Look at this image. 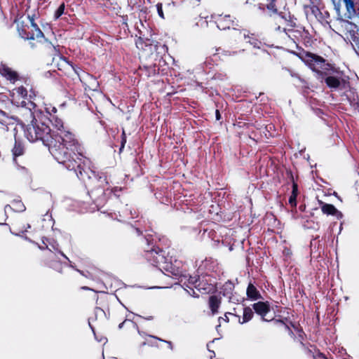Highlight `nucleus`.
Returning <instances> with one entry per match:
<instances>
[{"label":"nucleus","mask_w":359,"mask_h":359,"mask_svg":"<svg viewBox=\"0 0 359 359\" xmlns=\"http://www.w3.org/2000/svg\"><path fill=\"white\" fill-rule=\"evenodd\" d=\"M44 118L45 113L41 111L34 115L25 129L27 139L31 142L41 141L59 163L73 170L85 184L94 203L103 201L105 191L109 189L107 176L89 168L90 160L83 156V147L73 133L62 130L54 135Z\"/></svg>","instance_id":"obj_1"},{"label":"nucleus","mask_w":359,"mask_h":359,"mask_svg":"<svg viewBox=\"0 0 359 359\" xmlns=\"http://www.w3.org/2000/svg\"><path fill=\"white\" fill-rule=\"evenodd\" d=\"M34 15H28L25 19L23 16H21L15 21L17 24L19 35L22 39L29 40L32 48L36 47V43H39L43 46L50 53H57L56 47L46 39L43 33L34 22Z\"/></svg>","instance_id":"obj_2"},{"label":"nucleus","mask_w":359,"mask_h":359,"mask_svg":"<svg viewBox=\"0 0 359 359\" xmlns=\"http://www.w3.org/2000/svg\"><path fill=\"white\" fill-rule=\"evenodd\" d=\"M142 241L146 244V246L143 248V257L149 264L158 268L161 271L170 273L172 276H177L180 275L179 269L172 265L171 257L168 256L164 250L154 245L153 243H151L149 238H142Z\"/></svg>","instance_id":"obj_3"},{"label":"nucleus","mask_w":359,"mask_h":359,"mask_svg":"<svg viewBox=\"0 0 359 359\" xmlns=\"http://www.w3.org/2000/svg\"><path fill=\"white\" fill-rule=\"evenodd\" d=\"M294 53L320 79H323L327 74L340 73L338 68L327 62L325 58L318 55L306 51L303 48L299 49Z\"/></svg>","instance_id":"obj_4"},{"label":"nucleus","mask_w":359,"mask_h":359,"mask_svg":"<svg viewBox=\"0 0 359 359\" xmlns=\"http://www.w3.org/2000/svg\"><path fill=\"white\" fill-rule=\"evenodd\" d=\"M217 27L221 30L229 29L233 30V34H236V30L240 29L239 20L233 15L230 14H220L216 18Z\"/></svg>","instance_id":"obj_5"},{"label":"nucleus","mask_w":359,"mask_h":359,"mask_svg":"<svg viewBox=\"0 0 359 359\" xmlns=\"http://www.w3.org/2000/svg\"><path fill=\"white\" fill-rule=\"evenodd\" d=\"M196 288L202 294L213 293L216 290L214 278L208 274L198 276Z\"/></svg>","instance_id":"obj_6"},{"label":"nucleus","mask_w":359,"mask_h":359,"mask_svg":"<svg viewBox=\"0 0 359 359\" xmlns=\"http://www.w3.org/2000/svg\"><path fill=\"white\" fill-rule=\"evenodd\" d=\"M343 72L339 74H327L323 79L327 86L331 89H343L345 88L346 80L341 76Z\"/></svg>","instance_id":"obj_7"},{"label":"nucleus","mask_w":359,"mask_h":359,"mask_svg":"<svg viewBox=\"0 0 359 359\" xmlns=\"http://www.w3.org/2000/svg\"><path fill=\"white\" fill-rule=\"evenodd\" d=\"M30 227V224L25 217H18L12 222L10 229L13 233L21 235L27 232Z\"/></svg>","instance_id":"obj_8"},{"label":"nucleus","mask_w":359,"mask_h":359,"mask_svg":"<svg viewBox=\"0 0 359 359\" xmlns=\"http://www.w3.org/2000/svg\"><path fill=\"white\" fill-rule=\"evenodd\" d=\"M240 39H244L247 43H250L255 48H259L262 43L257 38L255 34L250 33L245 29H240L236 30V34Z\"/></svg>","instance_id":"obj_9"},{"label":"nucleus","mask_w":359,"mask_h":359,"mask_svg":"<svg viewBox=\"0 0 359 359\" xmlns=\"http://www.w3.org/2000/svg\"><path fill=\"white\" fill-rule=\"evenodd\" d=\"M235 285L233 282L228 280L225 282L223 285L220 287L219 294L222 296L227 297L229 302L238 303L241 299L234 297L233 292L234 290Z\"/></svg>","instance_id":"obj_10"},{"label":"nucleus","mask_w":359,"mask_h":359,"mask_svg":"<svg viewBox=\"0 0 359 359\" xmlns=\"http://www.w3.org/2000/svg\"><path fill=\"white\" fill-rule=\"evenodd\" d=\"M252 306L255 312L261 316L263 321L270 320L266 318L267 314L271 311V305L269 302H258L253 304Z\"/></svg>","instance_id":"obj_11"},{"label":"nucleus","mask_w":359,"mask_h":359,"mask_svg":"<svg viewBox=\"0 0 359 359\" xmlns=\"http://www.w3.org/2000/svg\"><path fill=\"white\" fill-rule=\"evenodd\" d=\"M45 120L48 123L50 122L52 125L57 129V132L55 133L54 135H59L62 130H66L63 126V121L62 118L57 116V114H53L50 113L47 109L45 112Z\"/></svg>","instance_id":"obj_12"},{"label":"nucleus","mask_w":359,"mask_h":359,"mask_svg":"<svg viewBox=\"0 0 359 359\" xmlns=\"http://www.w3.org/2000/svg\"><path fill=\"white\" fill-rule=\"evenodd\" d=\"M318 203L323 214L336 216L338 219H341L343 217L341 212L338 210L334 205L326 203L322 201H318Z\"/></svg>","instance_id":"obj_13"},{"label":"nucleus","mask_w":359,"mask_h":359,"mask_svg":"<svg viewBox=\"0 0 359 359\" xmlns=\"http://www.w3.org/2000/svg\"><path fill=\"white\" fill-rule=\"evenodd\" d=\"M259 7L266 9L271 16L279 13V8L277 0H260Z\"/></svg>","instance_id":"obj_14"},{"label":"nucleus","mask_w":359,"mask_h":359,"mask_svg":"<svg viewBox=\"0 0 359 359\" xmlns=\"http://www.w3.org/2000/svg\"><path fill=\"white\" fill-rule=\"evenodd\" d=\"M0 74L11 83H15L20 79L18 72L6 65L0 67Z\"/></svg>","instance_id":"obj_15"},{"label":"nucleus","mask_w":359,"mask_h":359,"mask_svg":"<svg viewBox=\"0 0 359 359\" xmlns=\"http://www.w3.org/2000/svg\"><path fill=\"white\" fill-rule=\"evenodd\" d=\"M208 303L212 315H215L219 312V309L222 304V297L215 294L210 295Z\"/></svg>","instance_id":"obj_16"},{"label":"nucleus","mask_w":359,"mask_h":359,"mask_svg":"<svg viewBox=\"0 0 359 359\" xmlns=\"http://www.w3.org/2000/svg\"><path fill=\"white\" fill-rule=\"evenodd\" d=\"M148 337L151 338L154 340L148 341H144V342H142L141 344V345H140L141 346H144L146 344H148V345H149L151 346L158 348L159 346H158V341H161V342H164L165 344H167V347H168V349H170V350H172L173 349V345H172V341H167V340L159 338V337H158L156 336H154V335H148Z\"/></svg>","instance_id":"obj_17"},{"label":"nucleus","mask_w":359,"mask_h":359,"mask_svg":"<svg viewBox=\"0 0 359 359\" xmlns=\"http://www.w3.org/2000/svg\"><path fill=\"white\" fill-rule=\"evenodd\" d=\"M276 15H278L282 19H283L286 22L287 25L289 27L287 29L288 32H291L294 28L297 27L296 20L297 18H294V15H291L290 13H285L281 11H279V13H277Z\"/></svg>","instance_id":"obj_18"},{"label":"nucleus","mask_w":359,"mask_h":359,"mask_svg":"<svg viewBox=\"0 0 359 359\" xmlns=\"http://www.w3.org/2000/svg\"><path fill=\"white\" fill-rule=\"evenodd\" d=\"M292 76L297 78L299 81L300 86L302 89V92L304 95H307L310 93V91L313 92L314 90L313 89L316 88L314 85L311 84L308 81H306L304 78H302L300 76L297 74L292 75Z\"/></svg>","instance_id":"obj_19"},{"label":"nucleus","mask_w":359,"mask_h":359,"mask_svg":"<svg viewBox=\"0 0 359 359\" xmlns=\"http://www.w3.org/2000/svg\"><path fill=\"white\" fill-rule=\"evenodd\" d=\"M246 294L248 298L252 301L262 299V296L261 295L259 291L252 283H250L248 285Z\"/></svg>","instance_id":"obj_20"},{"label":"nucleus","mask_w":359,"mask_h":359,"mask_svg":"<svg viewBox=\"0 0 359 359\" xmlns=\"http://www.w3.org/2000/svg\"><path fill=\"white\" fill-rule=\"evenodd\" d=\"M140 71L142 72V74L150 77L158 74L159 67L156 64L149 66L144 65L143 67H140Z\"/></svg>","instance_id":"obj_21"},{"label":"nucleus","mask_w":359,"mask_h":359,"mask_svg":"<svg viewBox=\"0 0 359 359\" xmlns=\"http://www.w3.org/2000/svg\"><path fill=\"white\" fill-rule=\"evenodd\" d=\"M236 317L238 318V322L241 324L248 323L250 320L252 319L254 316V312L252 309L249 306H245L243 308V318L242 320H241L240 316L235 315Z\"/></svg>","instance_id":"obj_22"},{"label":"nucleus","mask_w":359,"mask_h":359,"mask_svg":"<svg viewBox=\"0 0 359 359\" xmlns=\"http://www.w3.org/2000/svg\"><path fill=\"white\" fill-rule=\"evenodd\" d=\"M24 152H25V147H24L23 144L21 142L18 141L15 139L14 147L12 149V154L13 156L14 161L16 160L17 157L23 155Z\"/></svg>","instance_id":"obj_23"},{"label":"nucleus","mask_w":359,"mask_h":359,"mask_svg":"<svg viewBox=\"0 0 359 359\" xmlns=\"http://www.w3.org/2000/svg\"><path fill=\"white\" fill-rule=\"evenodd\" d=\"M290 324L292 326V327L296 331V333L297 334V338L299 341V344L301 346H304V341L305 340L306 335L305 332H304L303 329L299 327V325H297L295 323H292V321H290Z\"/></svg>","instance_id":"obj_24"},{"label":"nucleus","mask_w":359,"mask_h":359,"mask_svg":"<svg viewBox=\"0 0 359 359\" xmlns=\"http://www.w3.org/2000/svg\"><path fill=\"white\" fill-rule=\"evenodd\" d=\"M107 299L108 295L104 292L102 293L100 296L97 295L96 299V308L104 311L105 309L104 303L107 302Z\"/></svg>","instance_id":"obj_25"},{"label":"nucleus","mask_w":359,"mask_h":359,"mask_svg":"<svg viewBox=\"0 0 359 359\" xmlns=\"http://www.w3.org/2000/svg\"><path fill=\"white\" fill-rule=\"evenodd\" d=\"M305 351V353L308 355L311 356L313 358V355H315V353H317L318 351H320V350L314 345H311L309 344V345L306 344L304 343V346H301Z\"/></svg>","instance_id":"obj_26"},{"label":"nucleus","mask_w":359,"mask_h":359,"mask_svg":"<svg viewBox=\"0 0 359 359\" xmlns=\"http://www.w3.org/2000/svg\"><path fill=\"white\" fill-rule=\"evenodd\" d=\"M65 62H66L67 65L69 66L75 72V73L78 75V76L79 77V79L81 82H83V80H82V78L83 77V76H86L87 77H90V74L86 73L84 71H82L79 67H74L72 65L69 64L65 60Z\"/></svg>","instance_id":"obj_27"},{"label":"nucleus","mask_w":359,"mask_h":359,"mask_svg":"<svg viewBox=\"0 0 359 359\" xmlns=\"http://www.w3.org/2000/svg\"><path fill=\"white\" fill-rule=\"evenodd\" d=\"M345 4L346 11L350 15L355 14V4L353 0H343Z\"/></svg>","instance_id":"obj_28"},{"label":"nucleus","mask_w":359,"mask_h":359,"mask_svg":"<svg viewBox=\"0 0 359 359\" xmlns=\"http://www.w3.org/2000/svg\"><path fill=\"white\" fill-rule=\"evenodd\" d=\"M11 204L15 211L22 212L25 210V206L20 200H13Z\"/></svg>","instance_id":"obj_29"},{"label":"nucleus","mask_w":359,"mask_h":359,"mask_svg":"<svg viewBox=\"0 0 359 359\" xmlns=\"http://www.w3.org/2000/svg\"><path fill=\"white\" fill-rule=\"evenodd\" d=\"M275 322L277 324H280V325H284L285 329L287 331L289 335L292 338H295V335H294L292 330L291 329L292 326L290 325V323L289 324L286 323L283 320H275Z\"/></svg>","instance_id":"obj_30"},{"label":"nucleus","mask_w":359,"mask_h":359,"mask_svg":"<svg viewBox=\"0 0 359 359\" xmlns=\"http://www.w3.org/2000/svg\"><path fill=\"white\" fill-rule=\"evenodd\" d=\"M14 90H15L18 95L20 96L22 98H26L27 97V90L22 86L15 88Z\"/></svg>","instance_id":"obj_31"},{"label":"nucleus","mask_w":359,"mask_h":359,"mask_svg":"<svg viewBox=\"0 0 359 359\" xmlns=\"http://www.w3.org/2000/svg\"><path fill=\"white\" fill-rule=\"evenodd\" d=\"M65 8V4L63 2L59 6V7L57 8V10L55 11V12L54 13V17L55 19H58L59 18H60L62 16V15L64 13Z\"/></svg>","instance_id":"obj_32"},{"label":"nucleus","mask_w":359,"mask_h":359,"mask_svg":"<svg viewBox=\"0 0 359 359\" xmlns=\"http://www.w3.org/2000/svg\"><path fill=\"white\" fill-rule=\"evenodd\" d=\"M291 181L292 182V195H295L297 196L298 195V185L297 183L294 182V176L292 173V172H290L289 173Z\"/></svg>","instance_id":"obj_33"},{"label":"nucleus","mask_w":359,"mask_h":359,"mask_svg":"<svg viewBox=\"0 0 359 359\" xmlns=\"http://www.w3.org/2000/svg\"><path fill=\"white\" fill-rule=\"evenodd\" d=\"M304 8H309L312 14H313L315 16H317L318 13H320V9L317 4L316 5H307L305 6Z\"/></svg>","instance_id":"obj_34"},{"label":"nucleus","mask_w":359,"mask_h":359,"mask_svg":"<svg viewBox=\"0 0 359 359\" xmlns=\"http://www.w3.org/2000/svg\"><path fill=\"white\" fill-rule=\"evenodd\" d=\"M127 141L126 134L124 130H123L121 133V147L119 149L120 153L122 152L123 149L125 147L126 143Z\"/></svg>","instance_id":"obj_35"},{"label":"nucleus","mask_w":359,"mask_h":359,"mask_svg":"<svg viewBox=\"0 0 359 359\" xmlns=\"http://www.w3.org/2000/svg\"><path fill=\"white\" fill-rule=\"evenodd\" d=\"M188 283L196 288L198 284V276H190L188 279Z\"/></svg>","instance_id":"obj_36"},{"label":"nucleus","mask_w":359,"mask_h":359,"mask_svg":"<svg viewBox=\"0 0 359 359\" xmlns=\"http://www.w3.org/2000/svg\"><path fill=\"white\" fill-rule=\"evenodd\" d=\"M351 105L352 106V107L358 111L359 113V99L358 97H357V98H353L352 100H351Z\"/></svg>","instance_id":"obj_37"},{"label":"nucleus","mask_w":359,"mask_h":359,"mask_svg":"<svg viewBox=\"0 0 359 359\" xmlns=\"http://www.w3.org/2000/svg\"><path fill=\"white\" fill-rule=\"evenodd\" d=\"M128 231L131 233H134V234H136L137 236H140L142 234V231L138 229V228H135L133 226H129V229Z\"/></svg>","instance_id":"obj_38"},{"label":"nucleus","mask_w":359,"mask_h":359,"mask_svg":"<svg viewBox=\"0 0 359 359\" xmlns=\"http://www.w3.org/2000/svg\"><path fill=\"white\" fill-rule=\"evenodd\" d=\"M355 46L354 49L358 55H359V36H354L353 38Z\"/></svg>","instance_id":"obj_39"},{"label":"nucleus","mask_w":359,"mask_h":359,"mask_svg":"<svg viewBox=\"0 0 359 359\" xmlns=\"http://www.w3.org/2000/svg\"><path fill=\"white\" fill-rule=\"evenodd\" d=\"M229 315H233V316H235L236 314V313H233L232 312H226V313H225L224 318L223 317H219L218 318L219 322H220L221 320H223L224 322L229 323V316H228Z\"/></svg>","instance_id":"obj_40"},{"label":"nucleus","mask_w":359,"mask_h":359,"mask_svg":"<svg viewBox=\"0 0 359 359\" xmlns=\"http://www.w3.org/2000/svg\"><path fill=\"white\" fill-rule=\"evenodd\" d=\"M334 8L337 12H339L341 6V0H332Z\"/></svg>","instance_id":"obj_41"},{"label":"nucleus","mask_w":359,"mask_h":359,"mask_svg":"<svg viewBox=\"0 0 359 359\" xmlns=\"http://www.w3.org/2000/svg\"><path fill=\"white\" fill-rule=\"evenodd\" d=\"M297 196L295 195H292L290 196V198H289V203L292 205V206H296L297 205Z\"/></svg>","instance_id":"obj_42"},{"label":"nucleus","mask_w":359,"mask_h":359,"mask_svg":"<svg viewBox=\"0 0 359 359\" xmlns=\"http://www.w3.org/2000/svg\"><path fill=\"white\" fill-rule=\"evenodd\" d=\"M156 7H157V11H158V15L161 18H164V15H163V8H162V4H158L156 5Z\"/></svg>","instance_id":"obj_43"},{"label":"nucleus","mask_w":359,"mask_h":359,"mask_svg":"<svg viewBox=\"0 0 359 359\" xmlns=\"http://www.w3.org/2000/svg\"><path fill=\"white\" fill-rule=\"evenodd\" d=\"M187 287H189L191 289V292L190 291L187 290L189 295L193 296L194 297H199V295L198 294H196L194 290L191 287L192 286H191V285L189 286V285H187Z\"/></svg>","instance_id":"obj_44"},{"label":"nucleus","mask_w":359,"mask_h":359,"mask_svg":"<svg viewBox=\"0 0 359 359\" xmlns=\"http://www.w3.org/2000/svg\"><path fill=\"white\" fill-rule=\"evenodd\" d=\"M215 116H216V119L217 121H219L221 119L222 116H221V114H220L219 109H216V111H215Z\"/></svg>","instance_id":"obj_45"},{"label":"nucleus","mask_w":359,"mask_h":359,"mask_svg":"<svg viewBox=\"0 0 359 359\" xmlns=\"http://www.w3.org/2000/svg\"><path fill=\"white\" fill-rule=\"evenodd\" d=\"M276 29L279 32H283L285 33H287V29L286 28H282L280 26H278Z\"/></svg>","instance_id":"obj_46"},{"label":"nucleus","mask_w":359,"mask_h":359,"mask_svg":"<svg viewBox=\"0 0 359 359\" xmlns=\"http://www.w3.org/2000/svg\"><path fill=\"white\" fill-rule=\"evenodd\" d=\"M0 130H2L3 132H6L8 130V128L6 126L0 123Z\"/></svg>","instance_id":"obj_47"},{"label":"nucleus","mask_w":359,"mask_h":359,"mask_svg":"<svg viewBox=\"0 0 359 359\" xmlns=\"http://www.w3.org/2000/svg\"><path fill=\"white\" fill-rule=\"evenodd\" d=\"M140 317L143 318L144 319L147 320H151L154 319V316H140Z\"/></svg>","instance_id":"obj_48"},{"label":"nucleus","mask_w":359,"mask_h":359,"mask_svg":"<svg viewBox=\"0 0 359 359\" xmlns=\"http://www.w3.org/2000/svg\"><path fill=\"white\" fill-rule=\"evenodd\" d=\"M46 109H47V110H48L50 113H51V114H57V109H56L55 107H52V108H51V111H50L48 110V108H46Z\"/></svg>","instance_id":"obj_49"},{"label":"nucleus","mask_w":359,"mask_h":359,"mask_svg":"<svg viewBox=\"0 0 359 359\" xmlns=\"http://www.w3.org/2000/svg\"><path fill=\"white\" fill-rule=\"evenodd\" d=\"M138 333L140 336L144 337H148V334H147L144 331H140V330H138Z\"/></svg>","instance_id":"obj_50"},{"label":"nucleus","mask_w":359,"mask_h":359,"mask_svg":"<svg viewBox=\"0 0 359 359\" xmlns=\"http://www.w3.org/2000/svg\"><path fill=\"white\" fill-rule=\"evenodd\" d=\"M310 4L309 5H316L317 4V0H309Z\"/></svg>","instance_id":"obj_51"},{"label":"nucleus","mask_w":359,"mask_h":359,"mask_svg":"<svg viewBox=\"0 0 359 359\" xmlns=\"http://www.w3.org/2000/svg\"><path fill=\"white\" fill-rule=\"evenodd\" d=\"M210 359H215V353L214 351H212V354L210 355Z\"/></svg>","instance_id":"obj_52"},{"label":"nucleus","mask_w":359,"mask_h":359,"mask_svg":"<svg viewBox=\"0 0 359 359\" xmlns=\"http://www.w3.org/2000/svg\"><path fill=\"white\" fill-rule=\"evenodd\" d=\"M126 320L118 325L119 329H121L123 327V325L126 323Z\"/></svg>","instance_id":"obj_53"},{"label":"nucleus","mask_w":359,"mask_h":359,"mask_svg":"<svg viewBox=\"0 0 359 359\" xmlns=\"http://www.w3.org/2000/svg\"><path fill=\"white\" fill-rule=\"evenodd\" d=\"M81 289L85 290H91L90 288H89L87 286H83V287H81Z\"/></svg>","instance_id":"obj_54"},{"label":"nucleus","mask_w":359,"mask_h":359,"mask_svg":"<svg viewBox=\"0 0 359 359\" xmlns=\"http://www.w3.org/2000/svg\"><path fill=\"white\" fill-rule=\"evenodd\" d=\"M60 253L61 254V255H62L64 257H65L66 259H67V257H66V255L61 251H60Z\"/></svg>","instance_id":"obj_55"},{"label":"nucleus","mask_w":359,"mask_h":359,"mask_svg":"<svg viewBox=\"0 0 359 359\" xmlns=\"http://www.w3.org/2000/svg\"><path fill=\"white\" fill-rule=\"evenodd\" d=\"M30 104L32 105V106H35V104L32 102L30 101Z\"/></svg>","instance_id":"obj_56"},{"label":"nucleus","mask_w":359,"mask_h":359,"mask_svg":"<svg viewBox=\"0 0 359 359\" xmlns=\"http://www.w3.org/2000/svg\"><path fill=\"white\" fill-rule=\"evenodd\" d=\"M21 103H22V105H25V101H22V102H21Z\"/></svg>","instance_id":"obj_57"}]
</instances>
